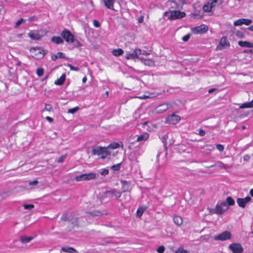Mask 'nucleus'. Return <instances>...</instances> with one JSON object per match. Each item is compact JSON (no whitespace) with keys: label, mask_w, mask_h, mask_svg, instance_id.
Instances as JSON below:
<instances>
[{"label":"nucleus","mask_w":253,"mask_h":253,"mask_svg":"<svg viewBox=\"0 0 253 253\" xmlns=\"http://www.w3.org/2000/svg\"><path fill=\"white\" fill-rule=\"evenodd\" d=\"M39 183L38 180H34L33 181H31L29 182L30 185H37Z\"/></svg>","instance_id":"obj_61"},{"label":"nucleus","mask_w":253,"mask_h":253,"mask_svg":"<svg viewBox=\"0 0 253 253\" xmlns=\"http://www.w3.org/2000/svg\"><path fill=\"white\" fill-rule=\"evenodd\" d=\"M252 199L250 196H247L245 198H239L237 200L238 206L242 208L246 207L247 204L251 201Z\"/></svg>","instance_id":"obj_12"},{"label":"nucleus","mask_w":253,"mask_h":253,"mask_svg":"<svg viewBox=\"0 0 253 253\" xmlns=\"http://www.w3.org/2000/svg\"><path fill=\"white\" fill-rule=\"evenodd\" d=\"M88 214L92 217L100 216L103 214V213H102L99 211H92L89 212Z\"/></svg>","instance_id":"obj_30"},{"label":"nucleus","mask_w":253,"mask_h":253,"mask_svg":"<svg viewBox=\"0 0 253 253\" xmlns=\"http://www.w3.org/2000/svg\"><path fill=\"white\" fill-rule=\"evenodd\" d=\"M117 198H119L120 197H121V193L120 192H118L116 190V192L115 193L114 195Z\"/></svg>","instance_id":"obj_59"},{"label":"nucleus","mask_w":253,"mask_h":253,"mask_svg":"<svg viewBox=\"0 0 253 253\" xmlns=\"http://www.w3.org/2000/svg\"><path fill=\"white\" fill-rule=\"evenodd\" d=\"M109 173V170L107 169H103L101 172L100 174L102 175H105L108 174Z\"/></svg>","instance_id":"obj_57"},{"label":"nucleus","mask_w":253,"mask_h":253,"mask_svg":"<svg viewBox=\"0 0 253 253\" xmlns=\"http://www.w3.org/2000/svg\"><path fill=\"white\" fill-rule=\"evenodd\" d=\"M175 253H187V252L186 250H184L183 248L180 247L177 250Z\"/></svg>","instance_id":"obj_48"},{"label":"nucleus","mask_w":253,"mask_h":253,"mask_svg":"<svg viewBox=\"0 0 253 253\" xmlns=\"http://www.w3.org/2000/svg\"><path fill=\"white\" fill-rule=\"evenodd\" d=\"M30 51L33 54V57L37 59L42 58L45 54L43 49L41 47H32Z\"/></svg>","instance_id":"obj_2"},{"label":"nucleus","mask_w":253,"mask_h":253,"mask_svg":"<svg viewBox=\"0 0 253 253\" xmlns=\"http://www.w3.org/2000/svg\"><path fill=\"white\" fill-rule=\"evenodd\" d=\"M180 120V118L179 116L175 114H172L166 118V122L170 124L175 125Z\"/></svg>","instance_id":"obj_10"},{"label":"nucleus","mask_w":253,"mask_h":253,"mask_svg":"<svg viewBox=\"0 0 253 253\" xmlns=\"http://www.w3.org/2000/svg\"><path fill=\"white\" fill-rule=\"evenodd\" d=\"M68 221L70 222L73 225V227L78 226V218L74 217H69Z\"/></svg>","instance_id":"obj_24"},{"label":"nucleus","mask_w":253,"mask_h":253,"mask_svg":"<svg viewBox=\"0 0 253 253\" xmlns=\"http://www.w3.org/2000/svg\"><path fill=\"white\" fill-rule=\"evenodd\" d=\"M242 21L243 24L246 25H250L252 23V21L250 19L242 18Z\"/></svg>","instance_id":"obj_40"},{"label":"nucleus","mask_w":253,"mask_h":253,"mask_svg":"<svg viewBox=\"0 0 253 253\" xmlns=\"http://www.w3.org/2000/svg\"><path fill=\"white\" fill-rule=\"evenodd\" d=\"M23 207L26 210H31L34 208V205L33 204H24Z\"/></svg>","instance_id":"obj_42"},{"label":"nucleus","mask_w":253,"mask_h":253,"mask_svg":"<svg viewBox=\"0 0 253 253\" xmlns=\"http://www.w3.org/2000/svg\"><path fill=\"white\" fill-rule=\"evenodd\" d=\"M230 46V43L227 41L226 37H223L220 39L219 42L216 48V50H222L227 49Z\"/></svg>","instance_id":"obj_5"},{"label":"nucleus","mask_w":253,"mask_h":253,"mask_svg":"<svg viewBox=\"0 0 253 253\" xmlns=\"http://www.w3.org/2000/svg\"><path fill=\"white\" fill-rule=\"evenodd\" d=\"M44 70L42 68H38L37 70V74L38 76L41 77L43 75Z\"/></svg>","instance_id":"obj_38"},{"label":"nucleus","mask_w":253,"mask_h":253,"mask_svg":"<svg viewBox=\"0 0 253 253\" xmlns=\"http://www.w3.org/2000/svg\"><path fill=\"white\" fill-rule=\"evenodd\" d=\"M145 210V209H143L142 208H138L136 212L137 216L139 217H141L143 212Z\"/></svg>","instance_id":"obj_35"},{"label":"nucleus","mask_w":253,"mask_h":253,"mask_svg":"<svg viewBox=\"0 0 253 253\" xmlns=\"http://www.w3.org/2000/svg\"><path fill=\"white\" fill-rule=\"evenodd\" d=\"M169 105L167 103L160 104L156 108V111L158 113H162L169 109Z\"/></svg>","instance_id":"obj_13"},{"label":"nucleus","mask_w":253,"mask_h":253,"mask_svg":"<svg viewBox=\"0 0 253 253\" xmlns=\"http://www.w3.org/2000/svg\"><path fill=\"white\" fill-rule=\"evenodd\" d=\"M236 35L237 37L240 38H243L244 37V35L242 31H237L236 32Z\"/></svg>","instance_id":"obj_44"},{"label":"nucleus","mask_w":253,"mask_h":253,"mask_svg":"<svg viewBox=\"0 0 253 253\" xmlns=\"http://www.w3.org/2000/svg\"><path fill=\"white\" fill-rule=\"evenodd\" d=\"M165 248L163 246H160L157 249V251L159 253H163L165 251Z\"/></svg>","instance_id":"obj_47"},{"label":"nucleus","mask_w":253,"mask_h":253,"mask_svg":"<svg viewBox=\"0 0 253 253\" xmlns=\"http://www.w3.org/2000/svg\"><path fill=\"white\" fill-rule=\"evenodd\" d=\"M96 178V174L93 172L84 173L80 175H77L75 179L77 181H80L82 180H89L94 179Z\"/></svg>","instance_id":"obj_3"},{"label":"nucleus","mask_w":253,"mask_h":253,"mask_svg":"<svg viewBox=\"0 0 253 253\" xmlns=\"http://www.w3.org/2000/svg\"><path fill=\"white\" fill-rule=\"evenodd\" d=\"M73 43H74V46L75 47H81L82 46V44L78 40L75 39V38H74V42Z\"/></svg>","instance_id":"obj_37"},{"label":"nucleus","mask_w":253,"mask_h":253,"mask_svg":"<svg viewBox=\"0 0 253 253\" xmlns=\"http://www.w3.org/2000/svg\"><path fill=\"white\" fill-rule=\"evenodd\" d=\"M104 4L108 8L114 10L113 8V3L115 0H103Z\"/></svg>","instance_id":"obj_20"},{"label":"nucleus","mask_w":253,"mask_h":253,"mask_svg":"<svg viewBox=\"0 0 253 253\" xmlns=\"http://www.w3.org/2000/svg\"><path fill=\"white\" fill-rule=\"evenodd\" d=\"M121 182L122 184L123 192L128 191L130 189V183L126 180H121Z\"/></svg>","instance_id":"obj_16"},{"label":"nucleus","mask_w":253,"mask_h":253,"mask_svg":"<svg viewBox=\"0 0 253 253\" xmlns=\"http://www.w3.org/2000/svg\"><path fill=\"white\" fill-rule=\"evenodd\" d=\"M24 19L22 18L19 19L16 23H15V27H18L21 24L22 22L24 21Z\"/></svg>","instance_id":"obj_50"},{"label":"nucleus","mask_w":253,"mask_h":253,"mask_svg":"<svg viewBox=\"0 0 253 253\" xmlns=\"http://www.w3.org/2000/svg\"><path fill=\"white\" fill-rule=\"evenodd\" d=\"M121 163L117 165H114L111 167V169L114 170H119L121 169Z\"/></svg>","instance_id":"obj_39"},{"label":"nucleus","mask_w":253,"mask_h":253,"mask_svg":"<svg viewBox=\"0 0 253 253\" xmlns=\"http://www.w3.org/2000/svg\"><path fill=\"white\" fill-rule=\"evenodd\" d=\"M208 30V26L202 24L192 29V31L195 34L205 33Z\"/></svg>","instance_id":"obj_11"},{"label":"nucleus","mask_w":253,"mask_h":253,"mask_svg":"<svg viewBox=\"0 0 253 253\" xmlns=\"http://www.w3.org/2000/svg\"><path fill=\"white\" fill-rule=\"evenodd\" d=\"M225 202H226L228 207L234 206L235 204L234 200L230 196L227 197Z\"/></svg>","instance_id":"obj_28"},{"label":"nucleus","mask_w":253,"mask_h":253,"mask_svg":"<svg viewBox=\"0 0 253 253\" xmlns=\"http://www.w3.org/2000/svg\"><path fill=\"white\" fill-rule=\"evenodd\" d=\"M170 15L169 17L170 19H176L185 17L186 14L184 12H181L179 10H172L169 12Z\"/></svg>","instance_id":"obj_6"},{"label":"nucleus","mask_w":253,"mask_h":253,"mask_svg":"<svg viewBox=\"0 0 253 253\" xmlns=\"http://www.w3.org/2000/svg\"><path fill=\"white\" fill-rule=\"evenodd\" d=\"M111 154V151L108 150L107 147H103V150H102L101 158L102 159H105L108 155H110Z\"/></svg>","instance_id":"obj_19"},{"label":"nucleus","mask_w":253,"mask_h":253,"mask_svg":"<svg viewBox=\"0 0 253 253\" xmlns=\"http://www.w3.org/2000/svg\"><path fill=\"white\" fill-rule=\"evenodd\" d=\"M215 166H218L219 168H223L224 169H229L231 167L230 166L227 165H225V164H224L223 163H222V162H218L217 163V164L212 165L211 166L209 167L210 168H212V167H215Z\"/></svg>","instance_id":"obj_22"},{"label":"nucleus","mask_w":253,"mask_h":253,"mask_svg":"<svg viewBox=\"0 0 253 253\" xmlns=\"http://www.w3.org/2000/svg\"><path fill=\"white\" fill-rule=\"evenodd\" d=\"M140 59L146 65L152 66L154 64L153 61L151 59H145L143 58H140Z\"/></svg>","instance_id":"obj_27"},{"label":"nucleus","mask_w":253,"mask_h":253,"mask_svg":"<svg viewBox=\"0 0 253 253\" xmlns=\"http://www.w3.org/2000/svg\"><path fill=\"white\" fill-rule=\"evenodd\" d=\"M229 248L233 253H242L244 251L240 243H232L229 245Z\"/></svg>","instance_id":"obj_8"},{"label":"nucleus","mask_w":253,"mask_h":253,"mask_svg":"<svg viewBox=\"0 0 253 253\" xmlns=\"http://www.w3.org/2000/svg\"><path fill=\"white\" fill-rule=\"evenodd\" d=\"M79 109V107H76L73 108L69 109L68 112L69 113L74 114L75 112H76Z\"/></svg>","instance_id":"obj_43"},{"label":"nucleus","mask_w":253,"mask_h":253,"mask_svg":"<svg viewBox=\"0 0 253 253\" xmlns=\"http://www.w3.org/2000/svg\"><path fill=\"white\" fill-rule=\"evenodd\" d=\"M57 54L59 58H66L65 55L62 52H58Z\"/></svg>","instance_id":"obj_56"},{"label":"nucleus","mask_w":253,"mask_h":253,"mask_svg":"<svg viewBox=\"0 0 253 253\" xmlns=\"http://www.w3.org/2000/svg\"><path fill=\"white\" fill-rule=\"evenodd\" d=\"M58 58V55L57 54H53L51 55V59L53 61H55Z\"/></svg>","instance_id":"obj_64"},{"label":"nucleus","mask_w":253,"mask_h":253,"mask_svg":"<svg viewBox=\"0 0 253 253\" xmlns=\"http://www.w3.org/2000/svg\"><path fill=\"white\" fill-rule=\"evenodd\" d=\"M44 110L50 112L52 110V107L51 105L45 104Z\"/></svg>","instance_id":"obj_51"},{"label":"nucleus","mask_w":253,"mask_h":253,"mask_svg":"<svg viewBox=\"0 0 253 253\" xmlns=\"http://www.w3.org/2000/svg\"><path fill=\"white\" fill-rule=\"evenodd\" d=\"M149 137V134L147 133H144L137 137L136 141L140 142L147 140Z\"/></svg>","instance_id":"obj_23"},{"label":"nucleus","mask_w":253,"mask_h":253,"mask_svg":"<svg viewBox=\"0 0 253 253\" xmlns=\"http://www.w3.org/2000/svg\"><path fill=\"white\" fill-rule=\"evenodd\" d=\"M210 2L207 4H205L203 6V10L205 12H210L211 10V7L210 6Z\"/></svg>","instance_id":"obj_34"},{"label":"nucleus","mask_w":253,"mask_h":253,"mask_svg":"<svg viewBox=\"0 0 253 253\" xmlns=\"http://www.w3.org/2000/svg\"><path fill=\"white\" fill-rule=\"evenodd\" d=\"M66 79V74L65 73L63 74L57 80H56L54 82V84L56 85H62Z\"/></svg>","instance_id":"obj_18"},{"label":"nucleus","mask_w":253,"mask_h":253,"mask_svg":"<svg viewBox=\"0 0 253 253\" xmlns=\"http://www.w3.org/2000/svg\"><path fill=\"white\" fill-rule=\"evenodd\" d=\"M245 53H251L253 52V49H245L243 51Z\"/></svg>","instance_id":"obj_63"},{"label":"nucleus","mask_w":253,"mask_h":253,"mask_svg":"<svg viewBox=\"0 0 253 253\" xmlns=\"http://www.w3.org/2000/svg\"><path fill=\"white\" fill-rule=\"evenodd\" d=\"M51 41L56 44H62L64 42L63 40L60 37L53 36L51 39Z\"/></svg>","instance_id":"obj_21"},{"label":"nucleus","mask_w":253,"mask_h":253,"mask_svg":"<svg viewBox=\"0 0 253 253\" xmlns=\"http://www.w3.org/2000/svg\"><path fill=\"white\" fill-rule=\"evenodd\" d=\"M167 137V136L166 135H165L163 137V139L162 140V142H163L164 143V147H165V148L166 150H167V147H166V144H167V141H166V138Z\"/></svg>","instance_id":"obj_58"},{"label":"nucleus","mask_w":253,"mask_h":253,"mask_svg":"<svg viewBox=\"0 0 253 253\" xmlns=\"http://www.w3.org/2000/svg\"><path fill=\"white\" fill-rule=\"evenodd\" d=\"M194 18L195 19H199L203 17V15H201L200 14H198L197 13L193 14Z\"/></svg>","instance_id":"obj_60"},{"label":"nucleus","mask_w":253,"mask_h":253,"mask_svg":"<svg viewBox=\"0 0 253 253\" xmlns=\"http://www.w3.org/2000/svg\"><path fill=\"white\" fill-rule=\"evenodd\" d=\"M67 66L70 68L71 70L78 71L79 70L78 67H74L72 66L71 64H68Z\"/></svg>","instance_id":"obj_52"},{"label":"nucleus","mask_w":253,"mask_h":253,"mask_svg":"<svg viewBox=\"0 0 253 253\" xmlns=\"http://www.w3.org/2000/svg\"><path fill=\"white\" fill-rule=\"evenodd\" d=\"M33 239V237L21 236V241L22 243H26L30 242Z\"/></svg>","instance_id":"obj_29"},{"label":"nucleus","mask_w":253,"mask_h":253,"mask_svg":"<svg viewBox=\"0 0 253 253\" xmlns=\"http://www.w3.org/2000/svg\"><path fill=\"white\" fill-rule=\"evenodd\" d=\"M199 135L202 136H204L205 135V131L202 129H200L199 130Z\"/></svg>","instance_id":"obj_62"},{"label":"nucleus","mask_w":253,"mask_h":253,"mask_svg":"<svg viewBox=\"0 0 253 253\" xmlns=\"http://www.w3.org/2000/svg\"><path fill=\"white\" fill-rule=\"evenodd\" d=\"M66 157V155L61 156L58 160L57 162L59 163H62L64 161Z\"/></svg>","instance_id":"obj_53"},{"label":"nucleus","mask_w":253,"mask_h":253,"mask_svg":"<svg viewBox=\"0 0 253 253\" xmlns=\"http://www.w3.org/2000/svg\"><path fill=\"white\" fill-rule=\"evenodd\" d=\"M103 147L97 146L92 148V154L100 155L101 154L102 150H103Z\"/></svg>","instance_id":"obj_17"},{"label":"nucleus","mask_w":253,"mask_h":253,"mask_svg":"<svg viewBox=\"0 0 253 253\" xmlns=\"http://www.w3.org/2000/svg\"><path fill=\"white\" fill-rule=\"evenodd\" d=\"M69 216L68 215V214L67 213H64L62 216L61 217V220L62 221H68L69 219Z\"/></svg>","instance_id":"obj_41"},{"label":"nucleus","mask_w":253,"mask_h":253,"mask_svg":"<svg viewBox=\"0 0 253 253\" xmlns=\"http://www.w3.org/2000/svg\"><path fill=\"white\" fill-rule=\"evenodd\" d=\"M93 26L96 28L100 27V23L97 20H94L93 21Z\"/></svg>","instance_id":"obj_54"},{"label":"nucleus","mask_w":253,"mask_h":253,"mask_svg":"<svg viewBox=\"0 0 253 253\" xmlns=\"http://www.w3.org/2000/svg\"><path fill=\"white\" fill-rule=\"evenodd\" d=\"M62 250L67 253H74L76 252V250L72 247H62Z\"/></svg>","instance_id":"obj_32"},{"label":"nucleus","mask_w":253,"mask_h":253,"mask_svg":"<svg viewBox=\"0 0 253 253\" xmlns=\"http://www.w3.org/2000/svg\"><path fill=\"white\" fill-rule=\"evenodd\" d=\"M173 219L174 223L178 226L181 225L183 222L182 218L179 216H174Z\"/></svg>","instance_id":"obj_25"},{"label":"nucleus","mask_w":253,"mask_h":253,"mask_svg":"<svg viewBox=\"0 0 253 253\" xmlns=\"http://www.w3.org/2000/svg\"><path fill=\"white\" fill-rule=\"evenodd\" d=\"M231 238V234L228 231H225L219 234L217 236H215L214 239L215 240L225 241L230 239Z\"/></svg>","instance_id":"obj_7"},{"label":"nucleus","mask_w":253,"mask_h":253,"mask_svg":"<svg viewBox=\"0 0 253 253\" xmlns=\"http://www.w3.org/2000/svg\"><path fill=\"white\" fill-rule=\"evenodd\" d=\"M242 18L238 19L234 22V25L235 26L242 25L243 24Z\"/></svg>","instance_id":"obj_45"},{"label":"nucleus","mask_w":253,"mask_h":253,"mask_svg":"<svg viewBox=\"0 0 253 253\" xmlns=\"http://www.w3.org/2000/svg\"><path fill=\"white\" fill-rule=\"evenodd\" d=\"M216 147L220 152L223 151L224 148V146L220 144H216Z\"/></svg>","instance_id":"obj_49"},{"label":"nucleus","mask_w":253,"mask_h":253,"mask_svg":"<svg viewBox=\"0 0 253 253\" xmlns=\"http://www.w3.org/2000/svg\"><path fill=\"white\" fill-rule=\"evenodd\" d=\"M29 37L33 40H39L41 39L42 36L40 35L39 32L37 31H31L28 34Z\"/></svg>","instance_id":"obj_14"},{"label":"nucleus","mask_w":253,"mask_h":253,"mask_svg":"<svg viewBox=\"0 0 253 253\" xmlns=\"http://www.w3.org/2000/svg\"><path fill=\"white\" fill-rule=\"evenodd\" d=\"M88 214L92 217L100 216L103 214V213H102L99 211H92L89 212Z\"/></svg>","instance_id":"obj_31"},{"label":"nucleus","mask_w":253,"mask_h":253,"mask_svg":"<svg viewBox=\"0 0 253 253\" xmlns=\"http://www.w3.org/2000/svg\"><path fill=\"white\" fill-rule=\"evenodd\" d=\"M61 36L67 42L72 43L74 42V36L71 33V32L67 30L64 29L61 34Z\"/></svg>","instance_id":"obj_4"},{"label":"nucleus","mask_w":253,"mask_h":253,"mask_svg":"<svg viewBox=\"0 0 253 253\" xmlns=\"http://www.w3.org/2000/svg\"><path fill=\"white\" fill-rule=\"evenodd\" d=\"M116 192V189H112L111 190H107L105 192L106 194H110L111 196H114V194Z\"/></svg>","instance_id":"obj_46"},{"label":"nucleus","mask_w":253,"mask_h":253,"mask_svg":"<svg viewBox=\"0 0 253 253\" xmlns=\"http://www.w3.org/2000/svg\"><path fill=\"white\" fill-rule=\"evenodd\" d=\"M229 209L226 202H218L216 204L215 208L212 210L214 213L217 214H222Z\"/></svg>","instance_id":"obj_1"},{"label":"nucleus","mask_w":253,"mask_h":253,"mask_svg":"<svg viewBox=\"0 0 253 253\" xmlns=\"http://www.w3.org/2000/svg\"><path fill=\"white\" fill-rule=\"evenodd\" d=\"M119 146H120V145L118 143L114 142V143H110L108 145L107 148L114 149H117V148H119Z\"/></svg>","instance_id":"obj_33"},{"label":"nucleus","mask_w":253,"mask_h":253,"mask_svg":"<svg viewBox=\"0 0 253 253\" xmlns=\"http://www.w3.org/2000/svg\"><path fill=\"white\" fill-rule=\"evenodd\" d=\"M112 52L114 56H119L123 54L124 50L121 48H118L116 49H113Z\"/></svg>","instance_id":"obj_26"},{"label":"nucleus","mask_w":253,"mask_h":253,"mask_svg":"<svg viewBox=\"0 0 253 253\" xmlns=\"http://www.w3.org/2000/svg\"><path fill=\"white\" fill-rule=\"evenodd\" d=\"M238 44L241 47H249L252 48L253 47V43L247 42V41H240L238 42Z\"/></svg>","instance_id":"obj_15"},{"label":"nucleus","mask_w":253,"mask_h":253,"mask_svg":"<svg viewBox=\"0 0 253 253\" xmlns=\"http://www.w3.org/2000/svg\"><path fill=\"white\" fill-rule=\"evenodd\" d=\"M141 54V50L139 48H136L132 53H126L125 58L126 59H135L138 58V56Z\"/></svg>","instance_id":"obj_9"},{"label":"nucleus","mask_w":253,"mask_h":253,"mask_svg":"<svg viewBox=\"0 0 253 253\" xmlns=\"http://www.w3.org/2000/svg\"><path fill=\"white\" fill-rule=\"evenodd\" d=\"M190 38V34H187L186 35L184 36L182 38V40L184 42H187L189 40Z\"/></svg>","instance_id":"obj_55"},{"label":"nucleus","mask_w":253,"mask_h":253,"mask_svg":"<svg viewBox=\"0 0 253 253\" xmlns=\"http://www.w3.org/2000/svg\"><path fill=\"white\" fill-rule=\"evenodd\" d=\"M252 108L250 102L244 103L242 104L240 107L239 108L243 109V108Z\"/></svg>","instance_id":"obj_36"}]
</instances>
